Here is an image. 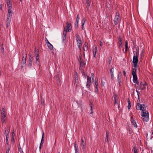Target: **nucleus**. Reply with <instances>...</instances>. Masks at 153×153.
<instances>
[{
  "label": "nucleus",
  "instance_id": "1",
  "mask_svg": "<svg viewBox=\"0 0 153 153\" xmlns=\"http://www.w3.org/2000/svg\"><path fill=\"white\" fill-rule=\"evenodd\" d=\"M137 63H134V68H132V74L133 76V81L134 83L137 84H139V82L137 81V76L136 74V71L137 68Z\"/></svg>",
  "mask_w": 153,
  "mask_h": 153
},
{
  "label": "nucleus",
  "instance_id": "2",
  "mask_svg": "<svg viewBox=\"0 0 153 153\" xmlns=\"http://www.w3.org/2000/svg\"><path fill=\"white\" fill-rule=\"evenodd\" d=\"M67 26L65 27V30H64L63 32V40H65L66 38V33L68 31H70L71 29V25L69 23L67 22L66 23Z\"/></svg>",
  "mask_w": 153,
  "mask_h": 153
},
{
  "label": "nucleus",
  "instance_id": "3",
  "mask_svg": "<svg viewBox=\"0 0 153 153\" xmlns=\"http://www.w3.org/2000/svg\"><path fill=\"white\" fill-rule=\"evenodd\" d=\"M141 112V115L143 120L148 122L149 119V114L148 112L146 111V108L144 110V111H142Z\"/></svg>",
  "mask_w": 153,
  "mask_h": 153
},
{
  "label": "nucleus",
  "instance_id": "4",
  "mask_svg": "<svg viewBox=\"0 0 153 153\" xmlns=\"http://www.w3.org/2000/svg\"><path fill=\"white\" fill-rule=\"evenodd\" d=\"M27 57V54L26 51H24L22 53V57L21 64L22 65L21 66L22 68H23L24 66H25V63H26V58Z\"/></svg>",
  "mask_w": 153,
  "mask_h": 153
},
{
  "label": "nucleus",
  "instance_id": "5",
  "mask_svg": "<svg viewBox=\"0 0 153 153\" xmlns=\"http://www.w3.org/2000/svg\"><path fill=\"white\" fill-rule=\"evenodd\" d=\"M146 106L145 104H141L139 103H137V105L136 106V108L138 110H141L142 111H144L146 108Z\"/></svg>",
  "mask_w": 153,
  "mask_h": 153
},
{
  "label": "nucleus",
  "instance_id": "6",
  "mask_svg": "<svg viewBox=\"0 0 153 153\" xmlns=\"http://www.w3.org/2000/svg\"><path fill=\"white\" fill-rule=\"evenodd\" d=\"M120 16L119 13L116 12L115 14V17L114 19V22L115 25L117 24L120 21Z\"/></svg>",
  "mask_w": 153,
  "mask_h": 153
},
{
  "label": "nucleus",
  "instance_id": "7",
  "mask_svg": "<svg viewBox=\"0 0 153 153\" xmlns=\"http://www.w3.org/2000/svg\"><path fill=\"white\" fill-rule=\"evenodd\" d=\"M33 57L31 55L28 59V66L31 67L33 64Z\"/></svg>",
  "mask_w": 153,
  "mask_h": 153
},
{
  "label": "nucleus",
  "instance_id": "8",
  "mask_svg": "<svg viewBox=\"0 0 153 153\" xmlns=\"http://www.w3.org/2000/svg\"><path fill=\"white\" fill-rule=\"evenodd\" d=\"M118 47L119 48L122 47V38L120 36H119L118 37Z\"/></svg>",
  "mask_w": 153,
  "mask_h": 153
},
{
  "label": "nucleus",
  "instance_id": "9",
  "mask_svg": "<svg viewBox=\"0 0 153 153\" xmlns=\"http://www.w3.org/2000/svg\"><path fill=\"white\" fill-rule=\"evenodd\" d=\"M6 2L7 4V7L8 8V9H11L12 8V3H11L10 0H7Z\"/></svg>",
  "mask_w": 153,
  "mask_h": 153
},
{
  "label": "nucleus",
  "instance_id": "10",
  "mask_svg": "<svg viewBox=\"0 0 153 153\" xmlns=\"http://www.w3.org/2000/svg\"><path fill=\"white\" fill-rule=\"evenodd\" d=\"M55 81L57 84L60 85L61 84V81L59 80V77L58 74L56 75L55 76Z\"/></svg>",
  "mask_w": 153,
  "mask_h": 153
},
{
  "label": "nucleus",
  "instance_id": "11",
  "mask_svg": "<svg viewBox=\"0 0 153 153\" xmlns=\"http://www.w3.org/2000/svg\"><path fill=\"white\" fill-rule=\"evenodd\" d=\"M140 85L141 90H145L146 88V84L145 82H141L140 84Z\"/></svg>",
  "mask_w": 153,
  "mask_h": 153
},
{
  "label": "nucleus",
  "instance_id": "12",
  "mask_svg": "<svg viewBox=\"0 0 153 153\" xmlns=\"http://www.w3.org/2000/svg\"><path fill=\"white\" fill-rule=\"evenodd\" d=\"M80 18V16L79 14H78L77 15L76 18V22L75 23V26L77 28H78V22L79 21V20Z\"/></svg>",
  "mask_w": 153,
  "mask_h": 153
},
{
  "label": "nucleus",
  "instance_id": "13",
  "mask_svg": "<svg viewBox=\"0 0 153 153\" xmlns=\"http://www.w3.org/2000/svg\"><path fill=\"white\" fill-rule=\"evenodd\" d=\"M83 50L84 51H87L88 49V43L86 42H85L83 45Z\"/></svg>",
  "mask_w": 153,
  "mask_h": 153
},
{
  "label": "nucleus",
  "instance_id": "14",
  "mask_svg": "<svg viewBox=\"0 0 153 153\" xmlns=\"http://www.w3.org/2000/svg\"><path fill=\"white\" fill-rule=\"evenodd\" d=\"M109 131H106V138L105 140V142H109Z\"/></svg>",
  "mask_w": 153,
  "mask_h": 153
},
{
  "label": "nucleus",
  "instance_id": "15",
  "mask_svg": "<svg viewBox=\"0 0 153 153\" xmlns=\"http://www.w3.org/2000/svg\"><path fill=\"white\" fill-rule=\"evenodd\" d=\"M138 57H137V56H135V54H134V56L133 57V62L134 63H136L138 62Z\"/></svg>",
  "mask_w": 153,
  "mask_h": 153
},
{
  "label": "nucleus",
  "instance_id": "16",
  "mask_svg": "<svg viewBox=\"0 0 153 153\" xmlns=\"http://www.w3.org/2000/svg\"><path fill=\"white\" fill-rule=\"evenodd\" d=\"M110 73L111 76V79H113L114 78V68L112 67L111 68L110 71Z\"/></svg>",
  "mask_w": 153,
  "mask_h": 153
},
{
  "label": "nucleus",
  "instance_id": "17",
  "mask_svg": "<svg viewBox=\"0 0 153 153\" xmlns=\"http://www.w3.org/2000/svg\"><path fill=\"white\" fill-rule=\"evenodd\" d=\"M10 18H7L6 27L7 28L9 27L10 26Z\"/></svg>",
  "mask_w": 153,
  "mask_h": 153
},
{
  "label": "nucleus",
  "instance_id": "18",
  "mask_svg": "<svg viewBox=\"0 0 153 153\" xmlns=\"http://www.w3.org/2000/svg\"><path fill=\"white\" fill-rule=\"evenodd\" d=\"M8 13L7 15V17L10 18V19H11L12 12L10 9L8 10Z\"/></svg>",
  "mask_w": 153,
  "mask_h": 153
},
{
  "label": "nucleus",
  "instance_id": "19",
  "mask_svg": "<svg viewBox=\"0 0 153 153\" xmlns=\"http://www.w3.org/2000/svg\"><path fill=\"white\" fill-rule=\"evenodd\" d=\"M1 119L2 121V123L5 122L6 120V118L5 115H1Z\"/></svg>",
  "mask_w": 153,
  "mask_h": 153
},
{
  "label": "nucleus",
  "instance_id": "20",
  "mask_svg": "<svg viewBox=\"0 0 153 153\" xmlns=\"http://www.w3.org/2000/svg\"><path fill=\"white\" fill-rule=\"evenodd\" d=\"M10 131V127L8 126L6 127L5 128V133L6 134H7L8 135Z\"/></svg>",
  "mask_w": 153,
  "mask_h": 153
},
{
  "label": "nucleus",
  "instance_id": "21",
  "mask_svg": "<svg viewBox=\"0 0 153 153\" xmlns=\"http://www.w3.org/2000/svg\"><path fill=\"white\" fill-rule=\"evenodd\" d=\"M93 54L94 55V57H96V55L97 53V47H95L93 48Z\"/></svg>",
  "mask_w": 153,
  "mask_h": 153
},
{
  "label": "nucleus",
  "instance_id": "22",
  "mask_svg": "<svg viewBox=\"0 0 153 153\" xmlns=\"http://www.w3.org/2000/svg\"><path fill=\"white\" fill-rule=\"evenodd\" d=\"M44 132H43L42 133V138L41 143H40V145H43V144L44 141Z\"/></svg>",
  "mask_w": 153,
  "mask_h": 153
},
{
  "label": "nucleus",
  "instance_id": "23",
  "mask_svg": "<svg viewBox=\"0 0 153 153\" xmlns=\"http://www.w3.org/2000/svg\"><path fill=\"white\" fill-rule=\"evenodd\" d=\"M47 46L51 50H52L53 48V46L49 42H48V44H47Z\"/></svg>",
  "mask_w": 153,
  "mask_h": 153
},
{
  "label": "nucleus",
  "instance_id": "24",
  "mask_svg": "<svg viewBox=\"0 0 153 153\" xmlns=\"http://www.w3.org/2000/svg\"><path fill=\"white\" fill-rule=\"evenodd\" d=\"M36 63L37 65H39V55H37V56H36Z\"/></svg>",
  "mask_w": 153,
  "mask_h": 153
},
{
  "label": "nucleus",
  "instance_id": "25",
  "mask_svg": "<svg viewBox=\"0 0 153 153\" xmlns=\"http://www.w3.org/2000/svg\"><path fill=\"white\" fill-rule=\"evenodd\" d=\"M131 123L132 125H133L135 128H137V125L136 122L134 120H133L131 121Z\"/></svg>",
  "mask_w": 153,
  "mask_h": 153
},
{
  "label": "nucleus",
  "instance_id": "26",
  "mask_svg": "<svg viewBox=\"0 0 153 153\" xmlns=\"http://www.w3.org/2000/svg\"><path fill=\"white\" fill-rule=\"evenodd\" d=\"M128 49V42L127 41H126L125 42V53H126Z\"/></svg>",
  "mask_w": 153,
  "mask_h": 153
},
{
  "label": "nucleus",
  "instance_id": "27",
  "mask_svg": "<svg viewBox=\"0 0 153 153\" xmlns=\"http://www.w3.org/2000/svg\"><path fill=\"white\" fill-rule=\"evenodd\" d=\"M128 109H130L131 107V102L130 100L128 99Z\"/></svg>",
  "mask_w": 153,
  "mask_h": 153
},
{
  "label": "nucleus",
  "instance_id": "28",
  "mask_svg": "<svg viewBox=\"0 0 153 153\" xmlns=\"http://www.w3.org/2000/svg\"><path fill=\"white\" fill-rule=\"evenodd\" d=\"M132 151L134 152V153H138L137 152V149L136 146H134L132 149Z\"/></svg>",
  "mask_w": 153,
  "mask_h": 153
},
{
  "label": "nucleus",
  "instance_id": "29",
  "mask_svg": "<svg viewBox=\"0 0 153 153\" xmlns=\"http://www.w3.org/2000/svg\"><path fill=\"white\" fill-rule=\"evenodd\" d=\"M85 143L84 142L83 139V137H81V142L80 145H85Z\"/></svg>",
  "mask_w": 153,
  "mask_h": 153
},
{
  "label": "nucleus",
  "instance_id": "30",
  "mask_svg": "<svg viewBox=\"0 0 153 153\" xmlns=\"http://www.w3.org/2000/svg\"><path fill=\"white\" fill-rule=\"evenodd\" d=\"M87 82L91 83V78L88 76H87Z\"/></svg>",
  "mask_w": 153,
  "mask_h": 153
},
{
  "label": "nucleus",
  "instance_id": "31",
  "mask_svg": "<svg viewBox=\"0 0 153 153\" xmlns=\"http://www.w3.org/2000/svg\"><path fill=\"white\" fill-rule=\"evenodd\" d=\"M82 54L81 53H80L79 56V59H78L79 62V63L81 61H82Z\"/></svg>",
  "mask_w": 153,
  "mask_h": 153
},
{
  "label": "nucleus",
  "instance_id": "32",
  "mask_svg": "<svg viewBox=\"0 0 153 153\" xmlns=\"http://www.w3.org/2000/svg\"><path fill=\"white\" fill-rule=\"evenodd\" d=\"M76 41L81 40L79 36V35L78 34H76Z\"/></svg>",
  "mask_w": 153,
  "mask_h": 153
},
{
  "label": "nucleus",
  "instance_id": "33",
  "mask_svg": "<svg viewBox=\"0 0 153 153\" xmlns=\"http://www.w3.org/2000/svg\"><path fill=\"white\" fill-rule=\"evenodd\" d=\"M74 147L75 150L78 149V146L77 145L76 143V141H75L74 142Z\"/></svg>",
  "mask_w": 153,
  "mask_h": 153
},
{
  "label": "nucleus",
  "instance_id": "34",
  "mask_svg": "<svg viewBox=\"0 0 153 153\" xmlns=\"http://www.w3.org/2000/svg\"><path fill=\"white\" fill-rule=\"evenodd\" d=\"M98 80H96L95 81V85H94V86L95 87V88H97H97H98Z\"/></svg>",
  "mask_w": 153,
  "mask_h": 153
},
{
  "label": "nucleus",
  "instance_id": "35",
  "mask_svg": "<svg viewBox=\"0 0 153 153\" xmlns=\"http://www.w3.org/2000/svg\"><path fill=\"white\" fill-rule=\"evenodd\" d=\"M91 85V83L87 82L86 86L88 88H89V89L90 88Z\"/></svg>",
  "mask_w": 153,
  "mask_h": 153
},
{
  "label": "nucleus",
  "instance_id": "36",
  "mask_svg": "<svg viewBox=\"0 0 153 153\" xmlns=\"http://www.w3.org/2000/svg\"><path fill=\"white\" fill-rule=\"evenodd\" d=\"M108 63L110 65L111 64V62L112 57L111 56H109L108 57Z\"/></svg>",
  "mask_w": 153,
  "mask_h": 153
},
{
  "label": "nucleus",
  "instance_id": "37",
  "mask_svg": "<svg viewBox=\"0 0 153 153\" xmlns=\"http://www.w3.org/2000/svg\"><path fill=\"white\" fill-rule=\"evenodd\" d=\"M144 56V51L143 50L142 52L141 53H140V56H141V59H142L143 58V57Z\"/></svg>",
  "mask_w": 153,
  "mask_h": 153
},
{
  "label": "nucleus",
  "instance_id": "38",
  "mask_svg": "<svg viewBox=\"0 0 153 153\" xmlns=\"http://www.w3.org/2000/svg\"><path fill=\"white\" fill-rule=\"evenodd\" d=\"M2 112L1 113V115H5V109L4 108H2Z\"/></svg>",
  "mask_w": 153,
  "mask_h": 153
},
{
  "label": "nucleus",
  "instance_id": "39",
  "mask_svg": "<svg viewBox=\"0 0 153 153\" xmlns=\"http://www.w3.org/2000/svg\"><path fill=\"white\" fill-rule=\"evenodd\" d=\"M86 21V18H83L82 20V24H85V22Z\"/></svg>",
  "mask_w": 153,
  "mask_h": 153
},
{
  "label": "nucleus",
  "instance_id": "40",
  "mask_svg": "<svg viewBox=\"0 0 153 153\" xmlns=\"http://www.w3.org/2000/svg\"><path fill=\"white\" fill-rule=\"evenodd\" d=\"M77 46H78V47L79 49V50L80 51H81V47L82 45V43H77Z\"/></svg>",
  "mask_w": 153,
  "mask_h": 153
},
{
  "label": "nucleus",
  "instance_id": "41",
  "mask_svg": "<svg viewBox=\"0 0 153 153\" xmlns=\"http://www.w3.org/2000/svg\"><path fill=\"white\" fill-rule=\"evenodd\" d=\"M86 3L87 4V7H89L90 6V3L89 0H86Z\"/></svg>",
  "mask_w": 153,
  "mask_h": 153
},
{
  "label": "nucleus",
  "instance_id": "42",
  "mask_svg": "<svg viewBox=\"0 0 153 153\" xmlns=\"http://www.w3.org/2000/svg\"><path fill=\"white\" fill-rule=\"evenodd\" d=\"M114 105H115L116 104H117V101H118V99H114Z\"/></svg>",
  "mask_w": 153,
  "mask_h": 153
},
{
  "label": "nucleus",
  "instance_id": "43",
  "mask_svg": "<svg viewBox=\"0 0 153 153\" xmlns=\"http://www.w3.org/2000/svg\"><path fill=\"white\" fill-rule=\"evenodd\" d=\"M41 104L42 105H44V99H41Z\"/></svg>",
  "mask_w": 153,
  "mask_h": 153
},
{
  "label": "nucleus",
  "instance_id": "44",
  "mask_svg": "<svg viewBox=\"0 0 153 153\" xmlns=\"http://www.w3.org/2000/svg\"><path fill=\"white\" fill-rule=\"evenodd\" d=\"M6 143H7V144L8 143V138L9 137L8 135L7 134H6Z\"/></svg>",
  "mask_w": 153,
  "mask_h": 153
},
{
  "label": "nucleus",
  "instance_id": "45",
  "mask_svg": "<svg viewBox=\"0 0 153 153\" xmlns=\"http://www.w3.org/2000/svg\"><path fill=\"white\" fill-rule=\"evenodd\" d=\"M137 51L136 53V55H135V56H137V57H138V56L139 55V51L138 50H136Z\"/></svg>",
  "mask_w": 153,
  "mask_h": 153
},
{
  "label": "nucleus",
  "instance_id": "46",
  "mask_svg": "<svg viewBox=\"0 0 153 153\" xmlns=\"http://www.w3.org/2000/svg\"><path fill=\"white\" fill-rule=\"evenodd\" d=\"M79 63H80V67H81V66L82 65H84L85 64L84 63V62L82 61H81Z\"/></svg>",
  "mask_w": 153,
  "mask_h": 153
},
{
  "label": "nucleus",
  "instance_id": "47",
  "mask_svg": "<svg viewBox=\"0 0 153 153\" xmlns=\"http://www.w3.org/2000/svg\"><path fill=\"white\" fill-rule=\"evenodd\" d=\"M75 83L76 85V86H77L79 83V82L78 79L77 80H75Z\"/></svg>",
  "mask_w": 153,
  "mask_h": 153
},
{
  "label": "nucleus",
  "instance_id": "48",
  "mask_svg": "<svg viewBox=\"0 0 153 153\" xmlns=\"http://www.w3.org/2000/svg\"><path fill=\"white\" fill-rule=\"evenodd\" d=\"M114 99H118V96H117V94H114Z\"/></svg>",
  "mask_w": 153,
  "mask_h": 153
},
{
  "label": "nucleus",
  "instance_id": "49",
  "mask_svg": "<svg viewBox=\"0 0 153 153\" xmlns=\"http://www.w3.org/2000/svg\"><path fill=\"white\" fill-rule=\"evenodd\" d=\"M91 77H92V80H94V74L93 73H92L91 74Z\"/></svg>",
  "mask_w": 153,
  "mask_h": 153
},
{
  "label": "nucleus",
  "instance_id": "50",
  "mask_svg": "<svg viewBox=\"0 0 153 153\" xmlns=\"http://www.w3.org/2000/svg\"><path fill=\"white\" fill-rule=\"evenodd\" d=\"M90 106L91 108V110L92 111V110L93 109V106L92 105V103H90Z\"/></svg>",
  "mask_w": 153,
  "mask_h": 153
},
{
  "label": "nucleus",
  "instance_id": "51",
  "mask_svg": "<svg viewBox=\"0 0 153 153\" xmlns=\"http://www.w3.org/2000/svg\"><path fill=\"white\" fill-rule=\"evenodd\" d=\"M81 145V147L82 149H85V145Z\"/></svg>",
  "mask_w": 153,
  "mask_h": 153
},
{
  "label": "nucleus",
  "instance_id": "52",
  "mask_svg": "<svg viewBox=\"0 0 153 153\" xmlns=\"http://www.w3.org/2000/svg\"><path fill=\"white\" fill-rule=\"evenodd\" d=\"M36 53V56H37V55H39V51L38 49H37V50H36L35 51Z\"/></svg>",
  "mask_w": 153,
  "mask_h": 153
},
{
  "label": "nucleus",
  "instance_id": "53",
  "mask_svg": "<svg viewBox=\"0 0 153 153\" xmlns=\"http://www.w3.org/2000/svg\"><path fill=\"white\" fill-rule=\"evenodd\" d=\"M14 131L12 132V137H14L15 136V134L14 133Z\"/></svg>",
  "mask_w": 153,
  "mask_h": 153
},
{
  "label": "nucleus",
  "instance_id": "54",
  "mask_svg": "<svg viewBox=\"0 0 153 153\" xmlns=\"http://www.w3.org/2000/svg\"><path fill=\"white\" fill-rule=\"evenodd\" d=\"M136 91L137 92V95H138V99H139V95H140V92H139V91H138L137 90H136Z\"/></svg>",
  "mask_w": 153,
  "mask_h": 153
},
{
  "label": "nucleus",
  "instance_id": "55",
  "mask_svg": "<svg viewBox=\"0 0 153 153\" xmlns=\"http://www.w3.org/2000/svg\"><path fill=\"white\" fill-rule=\"evenodd\" d=\"M1 52L2 53H3L4 51V48L3 47H2L1 46Z\"/></svg>",
  "mask_w": 153,
  "mask_h": 153
},
{
  "label": "nucleus",
  "instance_id": "56",
  "mask_svg": "<svg viewBox=\"0 0 153 153\" xmlns=\"http://www.w3.org/2000/svg\"><path fill=\"white\" fill-rule=\"evenodd\" d=\"M98 88H97H97H95V93H98Z\"/></svg>",
  "mask_w": 153,
  "mask_h": 153
},
{
  "label": "nucleus",
  "instance_id": "57",
  "mask_svg": "<svg viewBox=\"0 0 153 153\" xmlns=\"http://www.w3.org/2000/svg\"><path fill=\"white\" fill-rule=\"evenodd\" d=\"M101 83H102V85L103 86H104V85H105V82H104V81H103L102 80H102H101Z\"/></svg>",
  "mask_w": 153,
  "mask_h": 153
},
{
  "label": "nucleus",
  "instance_id": "58",
  "mask_svg": "<svg viewBox=\"0 0 153 153\" xmlns=\"http://www.w3.org/2000/svg\"><path fill=\"white\" fill-rule=\"evenodd\" d=\"M76 75L75 76V80H77L78 79V77L77 75V73H76Z\"/></svg>",
  "mask_w": 153,
  "mask_h": 153
},
{
  "label": "nucleus",
  "instance_id": "59",
  "mask_svg": "<svg viewBox=\"0 0 153 153\" xmlns=\"http://www.w3.org/2000/svg\"><path fill=\"white\" fill-rule=\"evenodd\" d=\"M76 42H77V43H81L82 41H81V40H78V41H77Z\"/></svg>",
  "mask_w": 153,
  "mask_h": 153
},
{
  "label": "nucleus",
  "instance_id": "60",
  "mask_svg": "<svg viewBox=\"0 0 153 153\" xmlns=\"http://www.w3.org/2000/svg\"><path fill=\"white\" fill-rule=\"evenodd\" d=\"M103 45V43L101 41H100V46H102Z\"/></svg>",
  "mask_w": 153,
  "mask_h": 153
},
{
  "label": "nucleus",
  "instance_id": "61",
  "mask_svg": "<svg viewBox=\"0 0 153 153\" xmlns=\"http://www.w3.org/2000/svg\"><path fill=\"white\" fill-rule=\"evenodd\" d=\"M122 76L121 73V72L120 71V72H119L118 76Z\"/></svg>",
  "mask_w": 153,
  "mask_h": 153
},
{
  "label": "nucleus",
  "instance_id": "62",
  "mask_svg": "<svg viewBox=\"0 0 153 153\" xmlns=\"http://www.w3.org/2000/svg\"><path fill=\"white\" fill-rule=\"evenodd\" d=\"M75 153H79V151L78 149L75 150Z\"/></svg>",
  "mask_w": 153,
  "mask_h": 153
},
{
  "label": "nucleus",
  "instance_id": "63",
  "mask_svg": "<svg viewBox=\"0 0 153 153\" xmlns=\"http://www.w3.org/2000/svg\"><path fill=\"white\" fill-rule=\"evenodd\" d=\"M84 24H82V30H83L84 29Z\"/></svg>",
  "mask_w": 153,
  "mask_h": 153
},
{
  "label": "nucleus",
  "instance_id": "64",
  "mask_svg": "<svg viewBox=\"0 0 153 153\" xmlns=\"http://www.w3.org/2000/svg\"><path fill=\"white\" fill-rule=\"evenodd\" d=\"M123 72L124 75V76H125L126 75V74L125 71H123Z\"/></svg>",
  "mask_w": 153,
  "mask_h": 153
}]
</instances>
